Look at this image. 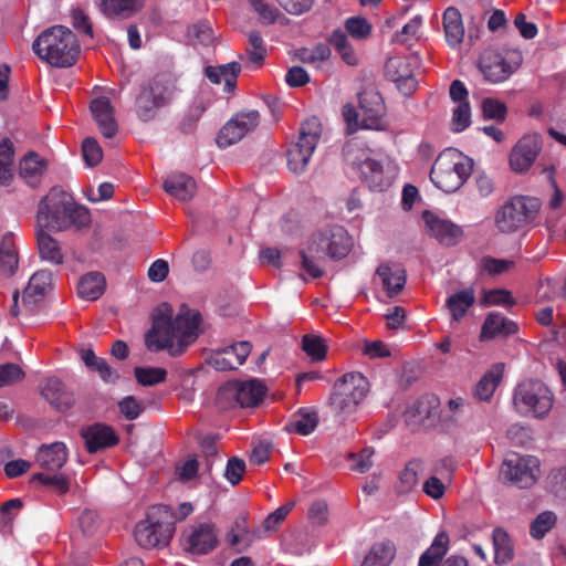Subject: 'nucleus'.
<instances>
[{"label":"nucleus","mask_w":566,"mask_h":566,"mask_svg":"<svg viewBox=\"0 0 566 566\" xmlns=\"http://www.w3.org/2000/svg\"><path fill=\"white\" fill-rule=\"evenodd\" d=\"M83 158L87 166L94 167L103 158L102 147L98 145L96 139L87 137L82 144Z\"/></svg>","instance_id":"nucleus-57"},{"label":"nucleus","mask_w":566,"mask_h":566,"mask_svg":"<svg viewBox=\"0 0 566 566\" xmlns=\"http://www.w3.org/2000/svg\"><path fill=\"white\" fill-rule=\"evenodd\" d=\"M90 223V211L61 187L51 188L38 203L35 227L52 231H77Z\"/></svg>","instance_id":"nucleus-2"},{"label":"nucleus","mask_w":566,"mask_h":566,"mask_svg":"<svg viewBox=\"0 0 566 566\" xmlns=\"http://www.w3.org/2000/svg\"><path fill=\"white\" fill-rule=\"evenodd\" d=\"M52 274L49 271L42 270L34 273L29 284L22 294V306L31 313L34 306L44 297L46 291L50 289Z\"/></svg>","instance_id":"nucleus-24"},{"label":"nucleus","mask_w":566,"mask_h":566,"mask_svg":"<svg viewBox=\"0 0 566 566\" xmlns=\"http://www.w3.org/2000/svg\"><path fill=\"white\" fill-rule=\"evenodd\" d=\"M343 154L346 163L359 171L373 159L371 150L357 140L348 142L343 149Z\"/></svg>","instance_id":"nucleus-42"},{"label":"nucleus","mask_w":566,"mask_h":566,"mask_svg":"<svg viewBox=\"0 0 566 566\" xmlns=\"http://www.w3.org/2000/svg\"><path fill=\"white\" fill-rule=\"evenodd\" d=\"M449 536L446 532L436 535L430 547L420 556L418 566H437L447 554Z\"/></svg>","instance_id":"nucleus-41"},{"label":"nucleus","mask_w":566,"mask_h":566,"mask_svg":"<svg viewBox=\"0 0 566 566\" xmlns=\"http://www.w3.org/2000/svg\"><path fill=\"white\" fill-rule=\"evenodd\" d=\"M352 248V239L347 231L335 226L319 231L310 239L300 252L302 269L313 279L323 276V263L326 256L332 259L345 258Z\"/></svg>","instance_id":"nucleus-3"},{"label":"nucleus","mask_w":566,"mask_h":566,"mask_svg":"<svg viewBox=\"0 0 566 566\" xmlns=\"http://www.w3.org/2000/svg\"><path fill=\"white\" fill-rule=\"evenodd\" d=\"M346 31L357 40L367 39L371 33V24L364 17H350L345 21Z\"/></svg>","instance_id":"nucleus-54"},{"label":"nucleus","mask_w":566,"mask_h":566,"mask_svg":"<svg viewBox=\"0 0 566 566\" xmlns=\"http://www.w3.org/2000/svg\"><path fill=\"white\" fill-rule=\"evenodd\" d=\"M556 515L551 511L539 513L531 524L532 537L539 539L555 525Z\"/></svg>","instance_id":"nucleus-51"},{"label":"nucleus","mask_w":566,"mask_h":566,"mask_svg":"<svg viewBox=\"0 0 566 566\" xmlns=\"http://www.w3.org/2000/svg\"><path fill=\"white\" fill-rule=\"evenodd\" d=\"M69 453L63 442H53L42 446L35 455V462L46 471L55 472L67 461Z\"/></svg>","instance_id":"nucleus-27"},{"label":"nucleus","mask_w":566,"mask_h":566,"mask_svg":"<svg viewBox=\"0 0 566 566\" xmlns=\"http://www.w3.org/2000/svg\"><path fill=\"white\" fill-rule=\"evenodd\" d=\"M318 424V415L314 409H300L285 424L289 432H297L302 436L311 434Z\"/></svg>","instance_id":"nucleus-36"},{"label":"nucleus","mask_w":566,"mask_h":566,"mask_svg":"<svg viewBox=\"0 0 566 566\" xmlns=\"http://www.w3.org/2000/svg\"><path fill=\"white\" fill-rule=\"evenodd\" d=\"M522 53L512 49H486L480 55L479 70L486 82L497 84L507 81L521 66Z\"/></svg>","instance_id":"nucleus-10"},{"label":"nucleus","mask_w":566,"mask_h":566,"mask_svg":"<svg viewBox=\"0 0 566 566\" xmlns=\"http://www.w3.org/2000/svg\"><path fill=\"white\" fill-rule=\"evenodd\" d=\"M360 174L370 189L384 191L390 187L396 178V168L389 163L385 165L373 158L360 170Z\"/></svg>","instance_id":"nucleus-21"},{"label":"nucleus","mask_w":566,"mask_h":566,"mask_svg":"<svg viewBox=\"0 0 566 566\" xmlns=\"http://www.w3.org/2000/svg\"><path fill=\"white\" fill-rule=\"evenodd\" d=\"M201 315L182 305L174 317L172 307L160 304L153 315V327L146 335V346L151 352L167 349L172 356L184 353L200 334Z\"/></svg>","instance_id":"nucleus-1"},{"label":"nucleus","mask_w":566,"mask_h":566,"mask_svg":"<svg viewBox=\"0 0 566 566\" xmlns=\"http://www.w3.org/2000/svg\"><path fill=\"white\" fill-rule=\"evenodd\" d=\"M329 43L334 46L335 51L340 55L342 60L347 65L354 66L358 64L357 54L343 30H334L331 34Z\"/></svg>","instance_id":"nucleus-44"},{"label":"nucleus","mask_w":566,"mask_h":566,"mask_svg":"<svg viewBox=\"0 0 566 566\" xmlns=\"http://www.w3.org/2000/svg\"><path fill=\"white\" fill-rule=\"evenodd\" d=\"M14 149L9 139L0 142V185L9 186L13 179Z\"/></svg>","instance_id":"nucleus-45"},{"label":"nucleus","mask_w":566,"mask_h":566,"mask_svg":"<svg viewBox=\"0 0 566 566\" xmlns=\"http://www.w3.org/2000/svg\"><path fill=\"white\" fill-rule=\"evenodd\" d=\"M266 54L263 39L258 31H251L249 33V46L247 49V55L252 64L260 65Z\"/></svg>","instance_id":"nucleus-52"},{"label":"nucleus","mask_w":566,"mask_h":566,"mask_svg":"<svg viewBox=\"0 0 566 566\" xmlns=\"http://www.w3.org/2000/svg\"><path fill=\"white\" fill-rule=\"evenodd\" d=\"M265 395V386L258 379L243 382H232L221 387L217 394V401L233 399L243 408L255 407Z\"/></svg>","instance_id":"nucleus-15"},{"label":"nucleus","mask_w":566,"mask_h":566,"mask_svg":"<svg viewBox=\"0 0 566 566\" xmlns=\"http://www.w3.org/2000/svg\"><path fill=\"white\" fill-rule=\"evenodd\" d=\"M539 473V461L533 455L509 454L501 467L504 480L525 489L532 486Z\"/></svg>","instance_id":"nucleus-12"},{"label":"nucleus","mask_w":566,"mask_h":566,"mask_svg":"<svg viewBox=\"0 0 566 566\" xmlns=\"http://www.w3.org/2000/svg\"><path fill=\"white\" fill-rule=\"evenodd\" d=\"M420 462L419 461H410L407 463L405 469L401 471L399 475V484L398 490L400 493H409L412 491L419 483V471H420Z\"/></svg>","instance_id":"nucleus-48"},{"label":"nucleus","mask_w":566,"mask_h":566,"mask_svg":"<svg viewBox=\"0 0 566 566\" xmlns=\"http://www.w3.org/2000/svg\"><path fill=\"white\" fill-rule=\"evenodd\" d=\"M80 527L84 535H93L99 526V516L95 511L85 510L78 518Z\"/></svg>","instance_id":"nucleus-64"},{"label":"nucleus","mask_w":566,"mask_h":566,"mask_svg":"<svg viewBox=\"0 0 566 566\" xmlns=\"http://www.w3.org/2000/svg\"><path fill=\"white\" fill-rule=\"evenodd\" d=\"M471 124V107L469 103H460L452 113V128L460 133Z\"/></svg>","instance_id":"nucleus-59"},{"label":"nucleus","mask_w":566,"mask_h":566,"mask_svg":"<svg viewBox=\"0 0 566 566\" xmlns=\"http://www.w3.org/2000/svg\"><path fill=\"white\" fill-rule=\"evenodd\" d=\"M494 560L499 565L507 564L513 558V545L506 532L493 531Z\"/></svg>","instance_id":"nucleus-46"},{"label":"nucleus","mask_w":566,"mask_h":566,"mask_svg":"<svg viewBox=\"0 0 566 566\" xmlns=\"http://www.w3.org/2000/svg\"><path fill=\"white\" fill-rule=\"evenodd\" d=\"M199 463L197 459L189 458L182 463L176 465V476L181 482H188L197 476Z\"/></svg>","instance_id":"nucleus-63"},{"label":"nucleus","mask_w":566,"mask_h":566,"mask_svg":"<svg viewBox=\"0 0 566 566\" xmlns=\"http://www.w3.org/2000/svg\"><path fill=\"white\" fill-rule=\"evenodd\" d=\"M322 126L316 117L306 119L300 128L297 140L287 150L289 169L296 175L303 174L318 144Z\"/></svg>","instance_id":"nucleus-11"},{"label":"nucleus","mask_w":566,"mask_h":566,"mask_svg":"<svg viewBox=\"0 0 566 566\" xmlns=\"http://www.w3.org/2000/svg\"><path fill=\"white\" fill-rule=\"evenodd\" d=\"M134 374L138 384L143 386L157 385L167 377V370L161 367H136Z\"/></svg>","instance_id":"nucleus-50"},{"label":"nucleus","mask_w":566,"mask_h":566,"mask_svg":"<svg viewBox=\"0 0 566 566\" xmlns=\"http://www.w3.org/2000/svg\"><path fill=\"white\" fill-rule=\"evenodd\" d=\"M542 149V138L538 134L524 135L513 147L510 155L511 168L516 172L527 170Z\"/></svg>","instance_id":"nucleus-19"},{"label":"nucleus","mask_w":566,"mask_h":566,"mask_svg":"<svg viewBox=\"0 0 566 566\" xmlns=\"http://www.w3.org/2000/svg\"><path fill=\"white\" fill-rule=\"evenodd\" d=\"M302 348L313 360H322L326 356L325 340L316 335H305L302 339Z\"/></svg>","instance_id":"nucleus-53"},{"label":"nucleus","mask_w":566,"mask_h":566,"mask_svg":"<svg viewBox=\"0 0 566 566\" xmlns=\"http://www.w3.org/2000/svg\"><path fill=\"white\" fill-rule=\"evenodd\" d=\"M387 296L395 297L405 287L407 281L406 270L399 264H380L376 271Z\"/></svg>","instance_id":"nucleus-26"},{"label":"nucleus","mask_w":566,"mask_h":566,"mask_svg":"<svg viewBox=\"0 0 566 566\" xmlns=\"http://www.w3.org/2000/svg\"><path fill=\"white\" fill-rule=\"evenodd\" d=\"M422 218L426 223L427 232L443 245H455L463 237L461 227L433 212L424 211Z\"/></svg>","instance_id":"nucleus-20"},{"label":"nucleus","mask_w":566,"mask_h":566,"mask_svg":"<svg viewBox=\"0 0 566 566\" xmlns=\"http://www.w3.org/2000/svg\"><path fill=\"white\" fill-rule=\"evenodd\" d=\"M174 95V84L166 76H156L145 87L138 99L139 116L147 120L151 117V111L167 104Z\"/></svg>","instance_id":"nucleus-13"},{"label":"nucleus","mask_w":566,"mask_h":566,"mask_svg":"<svg viewBox=\"0 0 566 566\" xmlns=\"http://www.w3.org/2000/svg\"><path fill=\"white\" fill-rule=\"evenodd\" d=\"M546 486L555 497L566 500V464L549 472Z\"/></svg>","instance_id":"nucleus-49"},{"label":"nucleus","mask_w":566,"mask_h":566,"mask_svg":"<svg viewBox=\"0 0 566 566\" xmlns=\"http://www.w3.org/2000/svg\"><path fill=\"white\" fill-rule=\"evenodd\" d=\"M479 266L481 271L491 275H496L509 271L513 266V262L492 256H483L479 262Z\"/></svg>","instance_id":"nucleus-58"},{"label":"nucleus","mask_w":566,"mask_h":566,"mask_svg":"<svg viewBox=\"0 0 566 566\" xmlns=\"http://www.w3.org/2000/svg\"><path fill=\"white\" fill-rule=\"evenodd\" d=\"M46 169V163L38 154L31 151L19 163V174L30 186L35 187Z\"/></svg>","instance_id":"nucleus-33"},{"label":"nucleus","mask_w":566,"mask_h":566,"mask_svg":"<svg viewBox=\"0 0 566 566\" xmlns=\"http://www.w3.org/2000/svg\"><path fill=\"white\" fill-rule=\"evenodd\" d=\"M218 543V533L210 522L192 524L184 532V548L193 555L209 554Z\"/></svg>","instance_id":"nucleus-16"},{"label":"nucleus","mask_w":566,"mask_h":566,"mask_svg":"<svg viewBox=\"0 0 566 566\" xmlns=\"http://www.w3.org/2000/svg\"><path fill=\"white\" fill-rule=\"evenodd\" d=\"M483 304L486 306L501 305L511 306L515 304L511 293L506 290H493L486 292L483 297Z\"/></svg>","instance_id":"nucleus-62"},{"label":"nucleus","mask_w":566,"mask_h":566,"mask_svg":"<svg viewBox=\"0 0 566 566\" xmlns=\"http://www.w3.org/2000/svg\"><path fill=\"white\" fill-rule=\"evenodd\" d=\"M19 259L14 247L12 232H7L0 239V277H9L18 269Z\"/></svg>","instance_id":"nucleus-31"},{"label":"nucleus","mask_w":566,"mask_h":566,"mask_svg":"<svg viewBox=\"0 0 566 566\" xmlns=\"http://www.w3.org/2000/svg\"><path fill=\"white\" fill-rule=\"evenodd\" d=\"M361 128L382 130L386 128L385 104L381 95L374 90H366L358 96Z\"/></svg>","instance_id":"nucleus-17"},{"label":"nucleus","mask_w":566,"mask_h":566,"mask_svg":"<svg viewBox=\"0 0 566 566\" xmlns=\"http://www.w3.org/2000/svg\"><path fill=\"white\" fill-rule=\"evenodd\" d=\"M174 534V518L165 505L149 507L146 517L135 526V539L144 548L165 547Z\"/></svg>","instance_id":"nucleus-9"},{"label":"nucleus","mask_w":566,"mask_h":566,"mask_svg":"<svg viewBox=\"0 0 566 566\" xmlns=\"http://www.w3.org/2000/svg\"><path fill=\"white\" fill-rule=\"evenodd\" d=\"M144 6V0H101V10L107 18H129Z\"/></svg>","instance_id":"nucleus-35"},{"label":"nucleus","mask_w":566,"mask_h":566,"mask_svg":"<svg viewBox=\"0 0 566 566\" xmlns=\"http://www.w3.org/2000/svg\"><path fill=\"white\" fill-rule=\"evenodd\" d=\"M90 109L101 134L105 138H113L118 126L111 101L104 96L96 97L91 102Z\"/></svg>","instance_id":"nucleus-22"},{"label":"nucleus","mask_w":566,"mask_h":566,"mask_svg":"<svg viewBox=\"0 0 566 566\" xmlns=\"http://www.w3.org/2000/svg\"><path fill=\"white\" fill-rule=\"evenodd\" d=\"M373 455L374 450L371 448H365L359 453H349L350 469L359 473L369 471L373 467Z\"/></svg>","instance_id":"nucleus-56"},{"label":"nucleus","mask_w":566,"mask_h":566,"mask_svg":"<svg viewBox=\"0 0 566 566\" xmlns=\"http://www.w3.org/2000/svg\"><path fill=\"white\" fill-rule=\"evenodd\" d=\"M475 295L472 289H465L450 295L447 300V307L454 321H460L467 311L474 304Z\"/></svg>","instance_id":"nucleus-43"},{"label":"nucleus","mask_w":566,"mask_h":566,"mask_svg":"<svg viewBox=\"0 0 566 566\" xmlns=\"http://www.w3.org/2000/svg\"><path fill=\"white\" fill-rule=\"evenodd\" d=\"M41 392L45 400L59 409L69 408L71 405V399L65 392L63 382L56 377L45 379L41 384Z\"/></svg>","instance_id":"nucleus-38"},{"label":"nucleus","mask_w":566,"mask_h":566,"mask_svg":"<svg viewBox=\"0 0 566 566\" xmlns=\"http://www.w3.org/2000/svg\"><path fill=\"white\" fill-rule=\"evenodd\" d=\"M251 353L249 342H239L210 352L207 361L218 371L234 370L241 366Z\"/></svg>","instance_id":"nucleus-18"},{"label":"nucleus","mask_w":566,"mask_h":566,"mask_svg":"<svg viewBox=\"0 0 566 566\" xmlns=\"http://www.w3.org/2000/svg\"><path fill=\"white\" fill-rule=\"evenodd\" d=\"M396 554L395 546L389 542L374 544L359 566H388Z\"/></svg>","instance_id":"nucleus-40"},{"label":"nucleus","mask_w":566,"mask_h":566,"mask_svg":"<svg viewBox=\"0 0 566 566\" xmlns=\"http://www.w3.org/2000/svg\"><path fill=\"white\" fill-rule=\"evenodd\" d=\"M32 49L41 60L55 67L72 66L80 53L74 33L63 25L43 31L33 42Z\"/></svg>","instance_id":"nucleus-4"},{"label":"nucleus","mask_w":566,"mask_h":566,"mask_svg":"<svg viewBox=\"0 0 566 566\" xmlns=\"http://www.w3.org/2000/svg\"><path fill=\"white\" fill-rule=\"evenodd\" d=\"M164 189L174 198L188 201L196 195L197 184L192 177L185 174H171L164 181Z\"/></svg>","instance_id":"nucleus-29"},{"label":"nucleus","mask_w":566,"mask_h":566,"mask_svg":"<svg viewBox=\"0 0 566 566\" xmlns=\"http://www.w3.org/2000/svg\"><path fill=\"white\" fill-rule=\"evenodd\" d=\"M517 326L514 322L505 318L501 314L491 313L488 315L482 327V338H493L495 336H506L515 333Z\"/></svg>","instance_id":"nucleus-37"},{"label":"nucleus","mask_w":566,"mask_h":566,"mask_svg":"<svg viewBox=\"0 0 566 566\" xmlns=\"http://www.w3.org/2000/svg\"><path fill=\"white\" fill-rule=\"evenodd\" d=\"M368 391L369 381L363 374L348 373L335 381L328 405L339 421L352 420Z\"/></svg>","instance_id":"nucleus-6"},{"label":"nucleus","mask_w":566,"mask_h":566,"mask_svg":"<svg viewBox=\"0 0 566 566\" xmlns=\"http://www.w3.org/2000/svg\"><path fill=\"white\" fill-rule=\"evenodd\" d=\"M24 376L23 370L15 364H4L0 366V387L10 386L20 381Z\"/></svg>","instance_id":"nucleus-61"},{"label":"nucleus","mask_w":566,"mask_h":566,"mask_svg":"<svg viewBox=\"0 0 566 566\" xmlns=\"http://www.w3.org/2000/svg\"><path fill=\"white\" fill-rule=\"evenodd\" d=\"M439 407V399L434 395H426L410 405L405 413V422L411 429L421 426L426 420L436 416Z\"/></svg>","instance_id":"nucleus-23"},{"label":"nucleus","mask_w":566,"mask_h":566,"mask_svg":"<svg viewBox=\"0 0 566 566\" xmlns=\"http://www.w3.org/2000/svg\"><path fill=\"white\" fill-rule=\"evenodd\" d=\"M48 230L49 229L35 227V238L40 258L55 265L62 264L64 255L61 244Z\"/></svg>","instance_id":"nucleus-28"},{"label":"nucleus","mask_w":566,"mask_h":566,"mask_svg":"<svg viewBox=\"0 0 566 566\" xmlns=\"http://www.w3.org/2000/svg\"><path fill=\"white\" fill-rule=\"evenodd\" d=\"M481 112L484 119L501 124L506 119L507 107L497 98L485 97L481 102Z\"/></svg>","instance_id":"nucleus-47"},{"label":"nucleus","mask_w":566,"mask_h":566,"mask_svg":"<svg viewBox=\"0 0 566 566\" xmlns=\"http://www.w3.org/2000/svg\"><path fill=\"white\" fill-rule=\"evenodd\" d=\"M245 471V462L242 459L233 457L228 460L224 478L232 484L237 485Z\"/></svg>","instance_id":"nucleus-60"},{"label":"nucleus","mask_w":566,"mask_h":566,"mask_svg":"<svg viewBox=\"0 0 566 566\" xmlns=\"http://www.w3.org/2000/svg\"><path fill=\"white\" fill-rule=\"evenodd\" d=\"M541 202L537 198L513 197L497 209L494 224L502 233L526 230L535 223Z\"/></svg>","instance_id":"nucleus-8"},{"label":"nucleus","mask_w":566,"mask_h":566,"mask_svg":"<svg viewBox=\"0 0 566 566\" xmlns=\"http://www.w3.org/2000/svg\"><path fill=\"white\" fill-rule=\"evenodd\" d=\"M512 402L520 416L545 419L553 408L554 394L545 382L528 379L514 388Z\"/></svg>","instance_id":"nucleus-7"},{"label":"nucleus","mask_w":566,"mask_h":566,"mask_svg":"<svg viewBox=\"0 0 566 566\" xmlns=\"http://www.w3.org/2000/svg\"><path fill=\"white\" fill-rule=\"evenodd\" d=\"M443 29L446 40L451 48L459 46L464 38V27L460 11L454 7H449L443 13Z\"/></svg>","instance_id":"nucleus-32"},{"label":"nucleus","mask_w":566,"mask_h":566,"mask_svg":"<svg viewBox=\"0 0 566 566\" xmlns=\"http://www.w3.org/2000/svg\"><path fill=\"white\" fill-rule=\"evenodd\" d=\"M105 291V279L98 272H90L77 284L78 295L87 301L97 300Z\"/></svg>","instance_id":"nucleus-39"},{"label":"nucleus","mask_w":566,"mask_h":566,"mask_svg":"<svg viewBox=\"0 0 566 566\" xmlns=\"http://www.w3.org/2000/svg\"><path fill=\"white\" fill-rule=\"evenodd\" d=\"M504 365H493L479 380L473 389V396L478 400H489L503 377Z\"/></svg>","instance_id":"nucleus-34"},{"label":"nucleus","mask_w":566,"mask_h":566,"mask_svg":"<svg viewBox=\"0 0 566 566\" xmlns=\"http://www.w3.org/2000/svg\"><path fill=\"white\" fill-rule=\"evenodd\" d=\"M82 437L88 452L94 453L102 449L115 446L118 438L114 430L105 424L96 423L83 429Z\"/></svg>","instance_id":"nucleus-25"},{"label":"nucleus","mask_w":566,"mask_h":566,"mask_svg":"<svg viewBox=\"0 0 566 566\" xmlns=\"http://www.w3.org/2000/svg\"><path fill=\"white\" fill-rule=\"evenodd\" d=\"M260 123V114L255 109H248L237 113L220 129L217 136V144L227 148L241 140L248 133L254 130Z\"/></svg>","instance_id":"nucleus-14"},{"label":"nucleus","mask_w":566,"mask_h":566,"mask_svg":"<svg viewBox=\"0 0 566 566\" xmlns=\"http://www.w3.org/2000/svg\"><path fill=\"white\" fill-rule=\"evenodd\" d=\"M331 55V48L327 44L318 43L311 50L304 49L300 56L302 62L315 64L327 61Z\"/></svg>","instance_id":"nucleus-55"},{"label":"nucleus","mask_w":566,"mask_h":566,"mask_svg":"<svg viewBox=\"0 0 566 566\" xmlns=\"http://www.w3.org/2000/svg\"><path fill=\"white\" fill-rule=\"evenodd\" d=\"M473 170L471 158L455 148H447L436 158L431 171L432 184L447 193L458 191Z\"/></svg>","instance_id":"nucleus-5"},{"label":"nucleus","mask_w":566,"mask_h":566,"mask_svg":"<svg viewBox=\"0 0 566 566\" xmlns=\"http://www.w3.org/2000/svg\"><path fill=\"white\" fill-rule=\"evenodd\" d=\"M240 71V64L231 62L220 66H207L205 73L213 84L224 83V92L230 93L235 87Z\"/></svg>","instance_id":"nucleus-30"}]
</instances>
